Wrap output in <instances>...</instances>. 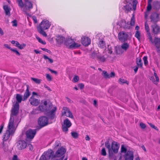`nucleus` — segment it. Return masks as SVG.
I'll return each instance as SVG.
<instances>
[{"label":"nucleus","mask_w":160,"mask_h":160,"mask_svg":"<svg viewBox=\"0 0 160 160\" xmlns=\"http://www.w3.org/2000/svg\"><path fill=\"white\" fill-rule=\"evenodd\" d=\"M140 125L141 128L142 129H144L146 127L145 125L142 122H141L140 124Z\"/></svg>","instance_id":"052dcab7"},{"label":"nucleus","mask_w":160,"mask_h":160,"mask_svg":"<svg viewBox=\"0 0 160 160\" xmlns=\"http://www.w3.org/2000/svg\"><path fill=\"white\" fill-rule=\"evenodd\" d=\"M128 38V34L123 31L120 32L118 34V38L122 42H124L126 41Z\"/></svg>","instance_id":"9b49d317"},{"label":"nucleus","mask_w":160,"mask_h":160,"mask_svg":"<svg viewBox=\"0 0 160 160\" xmlns=\"http://www.w3.org/2000/svg\"><path fill=\"white\" fill-rule=\"evenodd\" d=\"M30 103L32 105L37 106L40 103V100L32 96L29 99Z\"/></svg>","instance_id":"dca6fc26"},{"label":"nucleus","mask_w":160,"mask_h":160,"mask_svg":"<svg viewBox=\"0 0 160 160\" xmlns=\"http://www.w3.org/2000/svg\"><path fill=\"white\" fill-rule=\"evenodd\" d=\"M32 18L35 23H37V18L35 16H33L32 17Z\"/></svg>","instance_id":"338daca9"},{"label":"nucleus","mask_w":160,"mask_h":160,"mask_svg":"<svg viewBox=\"0 0 160 160\" xmlns=\"http://www.w3.org/2000/svg\"><path fill=\"white\" fill-rule=\"evenodd\" d=\"M43 58L45 60L48 59V61L50 63H52L53 62V60L52 59L48 58L46 55H44L43 56Z\"/></svg>","instance_id":"8fccbe9b"},{"label":"nucleus","mask_w":160,"mask_h":160,"mask_svg":"<svg viewBox=\"0 0 160 160\" xmlns=\"http://www.w3.org/2000/svg\"><path fill=\"white\" fill-rule=\"evenodd\" d=\"M17 2L18 3V6L22 8L24 7V4L22 2V0H17Z\"/></svg>","instance_id":"4c0bfd02"},{"label":"nucleus","mask_w":160,"mask_h":160,"mask_svg":"<svg viewBox=\"0 0 160 160\" xmlns=\"http://www.w3.org/2000/svg\"><path fill=\"white\" fill-rule=\"evenodd\" d=\"M152 43H154L156 47L159 49L160 48V38L157 37L154 38V41H153Z\"/></svg>","instance_id":"bb28decb"},{"label":"nucleus","mask_w":160,"mask_h":160,"mask_svg":"<svg viewBox=\"0 0 160 160\" xmlns=\"http://www.w3.org/2000/svg\"><path fill=\"white\" fill-rule=\"evenodd\" d=\"M136 63L138 67L141 68L142 65V62L141 59L140 58H137L136 61Z\"/></svg>","instance_id":"c9c22d12"},{"label":"nucleus","mask_w":160,"mask_h":160,"mask_svg":"<svg viewBox=\"0 0 160 160\" xmlns=\"http://www.w3.org/2000/svg\"><path fill=\"white\" fill-rule=\"evenodd\" d=\"M127 151V149L124 145H122L121 148V152H122L125 153Z\"/></svg>","instance_id":"3c124183"},{"label":"nucleus","mask_w":160,"mask_h":160,"mask_svg":"<svg viewBox=\"0 0 160 160\" xmlns=\"http://www.w3.org/2000/svg\"><path fill=\"white\" fill-rule=\"evenodd\" d=\"M130 24L131 26H134V25L135 20L134 16H133L131 18Z\"/></svg>","instance_id":"de8ad7c7"},{"label":"nucleus","mask_w":160,"mask_h":160,"mask_svg":"<svg viewBox=\"0 0 160 160\" xmlns=\"http://www.w3.org/2000/svg\"><path fill=\"white\" fill-rule=\"evenodd\" d=\"M124 52H126L129 47V44L124 42L121 46Z\"/></svg>","instance_id":"c85d7f7f"},{"label":"nucleus","mask_w":160,"mask_h":160,"mask_svg":"<svg viewBox=\"0 0 160 160\" xmlns=\"http://www.w3.org/2000/svg\"><path fill=\"white\" fill-rule=\"evenodd\" d=\"M56 40L57 42L60 43H64L65 40L64 37L60 36L57 37Z\"/></svg>","instance_id":"c756f323"},{"label":"nucleus","mask_w":160,"mask_h":160,"mask_svg":"<svg viewBox=\"0 0 160 160\" xmlns=\"http://www.w3.org/2000/svg\"><path fill=\"white\" fill-rule=\"evenodd\" d=\"M36 39L38 40V41L40 43L43 45H45L46 44V42L45 41H43L39 37H36Z\"/></svg>","instance_id":"c03bdc74"},{"label":"nucleus","mask_w":160,"mask_h":160,"mask_svg":"<svg viewBox=\"0 0 160 160\" xmlns=\"http://www.w3.org/2000/svg\"><path fill=\"white\" fill-rule=\"evenodd\" d=\"M148 58L147 56H144L143 58V60L144 62V63L145 65L146 66L148 65V62L147 60Z\"/></svg>","instance_id":"79ce46f5"},{"label":"nucleus","mask_w":160,"mask_h":160,"mask_svg":"<svg viewBox=\"0 0 160 160\" xmlns=\"http://www.w3.org/2000/svg\"><path fill=\"white\" fill-rule=\"evenodd\" d=\"M59 144H60L59 142L58 141H56L55 144L54 148H57L59 146Z\"/></svg>","instance_id":"e2e57ef3"},{"label":"nucleus","mask_w":160,"mask_h":160,"mask_svg":"<svg viewBox=\"0 0 160 160\" xmlns=\"http://www.w3.org/2000/svg\"><path fill=\"white\" fill-rule=\"evenodd\" d=\"M119 81L122 84L126 83L128 85V82L127 80L122 78H120Z\"/></svg>","instance_id":"37998d69"},{"label":"nucleus","mask_w":160,"mask_h":160,"mask_svg":"<svg viewBox=\"0 0 160 160\" xmlns=\"http://www.w3.org/2000/svg\"><path fill=\"white\" fill-rule=\"evenodd\" d=\"M152 30L154 34H158L160 32L159 27L156 24L151 26Z\"/></svg>","instance_id":"b1692460"},{"label":"nucleus","mask_w":160,"mask_h":160,"mask_svg":"<svg viewBox=\"0 0 160 160\" xmlns=\"http://www.w3.org/2000/svg\"><path fill=\"white\" fill-rule=\"evenodd\" d=\"M105 145L106 147L108 149V153L110 156H112L113 155L112 152L115 153L118 152L119 145L117 142L114 141L112 142L111 148L110 145L108 141L105 143Z\"/></svg>","instance_id":"20e7f679"},{"label":"nucleus","mask_w":160,"mask_h":160,"mask_svg":"<svg viewBox=\"0 0 160 160\" xmlns=\"http://www.w3.org/2000/svg\"><path fill=\"white\" fill-rule=\"evenodd\" d=\"M30 95V93L29 92L28 88L27 87V89L26 90V92L24 94L23 97V100L26 99L28 98L29 97Z\"/></svg>","instance_id":"473e14b6"},{"label":"nucleus","mask_w":160,"mask_h":160,"mask_svg":"<svg viewBox=\"0 0 160 160\" xmlns=\"http://www.w3.org/2000/svg\"><path fill=\"white\" fill-rule=\"evenodd\" d=\"M101 154L103 156H105L106 155V152L105 148H103L101 151Z\"/></svg>","instance_id":"13d9d810"},{"label":"nucleus","mask_w":160,"mask_h":160,"mask_svg":"<svg viewBox=\"0 0 160 160\" xmlns=\"http://www.w3.org/2000/svg\"><path fill=\"white\" fill-rule=\"evenodd\" d=\"M98 46L101 48H103L105 47V42L102 40L99 41L98 43Z\"/></svg>","instance_id":"72a5a7b5"},{"label":"nucleus","mask_w":160,"mask_h":160,"mask_svg":"<svg viewBox=\"0 0 160 160\" xmlns=\"http://www.w3.org/2000/svg\"><path fill=\"white\" fill-rule=\"evenodd\" d=\"M145 28L146 31L147 32V37L149 40V41L151 43H152L153 40L152 37L150 32V29L149 27L147 22H145Z\"/></svg>","instance_id":"2eb2a0df"},{"label":"nucleus","mask_w":160,"mask_h":160,"mask_svg":"<svg viewBox=\"0 0 160 160\" xmlns=\"http://www.w3.org/2000/svg\"><path fill=\"white\" fill-rule=\"evenodd\" d=\"M66 152L65 149L63 148H61L56 152L55 155V157H59L62 156Z\"/></svg>","instance_id":"5701e85b"},{"label":"nucleus","mask_w":160,"mask_h":160,"mask_svg":"<svg viewBox=\"0 0 160 160\" xmlns=\"http://www.w3.org/2000/svg\"><path fill=\"white\" fill-rule=\"evenodd\" d=\"M53 152L52 150H48L43 153L41 157L40 160H46V159H52L55 157V155H53Z\"/></svg>","instance_id":"0eeeda50"},{"label":"nucleus","mask_w":160,"mask_h":160,"mask_svg":"<svg viewBox=\"0 0 160 160\" xmlns=\"http://www.w3.org/2000/svg\"><path fill=\"white\" fill-rule=\"evenodd\" d=\"M91 56L93 58H97L98 60L102 62H104L107 60H109L111 58V56L107 55H104L102 56L100 55L99 53H97L95 52H93Z\"/></svg>","instance_id":"423d86ee"},{"label":"nucleus","mask_w":160,"mask_h":160,"mask_svg":"<svg viewBox=\"0 0 160 160\" xmlns=\"http://www.w3.org/2000/svg\"><path fill=\"white\" fill-rule=\"evenodd\" d=\"M151 22L153 23H156L159 20V15L157 13H153L150 16Z\"/></svg>","instance_id":"4be33fe9"},{"label":"nucleus","mask_w":160,"mask_h":160,"mask_svg":"<svg viewBox=\"0 0 160 160\" xmlns=\"http://www.w3.org/2000/svg\"><path fill=\"white\" fill-rule=\"evenodd\" d=\"M24 1L25 3L24 4V8L22 9V11L25 14H26L27 16H30V14L28 13L27 11H30V10L32 8V4L30 1H29L28 0H24Z\"/></svg>","instance_id":"6e6552de"},{"label":"nucleus","mask_w":160,"mask_h":160,"mask_svg":"<svg viewBox=\"0 0 160 160\" xmlns=\"http://www.w3.org/2000/svg\"><path fill=\"white\" fill-rule=\"evenodd\" d=\"M81 42L84 46H88L90 44L91 40L88 37H83L81 38Z\"/></svg>","instance_id":"f3484780"},{"label":"nucleus","mask_w":160,"mask_h":160,"mask_svg":"<svg viewBox=\"0 0 160 160\" xmlns=\"http://www.w3.org/2000/svg\"><path fill=\"white\" fill-rule=\"evenodd\" d=\"M48 69L51 72V73H53L56 75L57 74V71L52 70L50 68H48Z\"/></svg>","instance_id":"0e129e2a"},{"label":"nucleus","mask_w":160,"mask_h":160,"mask_svg":"<svg viewBox=\"0 0 160 160\" xmlns=\"http://www.w3.org/2000/svg\"><path fill=\"white\" fill-rule=\"evenodd\" d=\"M38 122L39 125L44 127L48 124V119L47 117L42 116L39 118Z\"/></svg>","instance_id":"f8f14e48"},{"label":"nucleus","mask_w":160,"mask_h":160,"mask_svg":"<svg viewBox=\"0 0 160 160\" xmlns=\"http://www.w3.org/2000/svg\"><path fill=\"white\" fill-rule=\"evenodd\" d=\"M138 67H138V66H135V67H134V68H133L134 70L135 73H136L137 72Z\"/></svg>","instance_id":"774afa93"},{"label":"nucleus","mask_w":160,"mask_h":160,"mask_svg":"<svg viewBox=\"0 0 160 160\" xmlns=\"http://www.w3.org/2000/svg\"><path fill=\"white\" fill-rule=\"evenodd\" d=\"M114 49L115 53L117 54H121L124 52L120 46L117 45L115 47Z\"/></svg>","instance_id":"a878e982"},{"label":"nucleus","mask_w":160,"mask_h":160,"mask_svg":"<svg viewBox=\"0 0 160 160\" xmlns=\"http://www.w3.org/2000/svg\"><path fill=\"white\" fill-rule=\"evenodd\" d=\"M106 51L108 54H112V49L111 46L108 45L106 49Z\"/></svg>","instance_id":"f704fd0d"},{"label":"nucleus","mask_w":160,"mask_h":160,"mask_svg":"<svg viewBox=\"0 0 160 160\" xmlns=\"http://www.w3.org/2000/svg\"><path fill=\"white\" fill-rule=\"evenodd\" d=\"M153 8L155 10H158L160 9V1H154L153 5Z\"/></svg>","instance_id":"cd10ccee"},{"label":"nucleus","mask_w":160,"mask_h":160,"mask_svg":"<svg viewBox=\"0 0 160 160\" xmlns=\"http://www.w3.org/2000/svg\"><path fill=\"white\" fill-rule=\"evenodd\" d=\"M52 104L51 103L46 100H42L39 107L37 108L41 111L47 112L48 117L52 119L54 118L56 108L54 107L52 109Z\"/></svg>","instance_id":"f03ea898"},{"label":"nucleus","mask_w":160,"mask_h":160,"mask_svg":"<svg viewBox=\"0 0 160 160\" xmlns=\"http://www.w3.org/2000/svg\"><path fill=\"white\" fill-rule=\"evenodd\" d=\"M25 134L26 137V140H31L34 137L36 134V131L35 129H30L26 131Z\"/></svg>","instance_id":"9d476101"},{"label":"nucleus","mask_w":160,"mask_h":160,"mask_svg":"<svg viewBox=\"0 0 160 160\" xmlns=\"http://www.w3.org/2000/svg\"><path fill=\"white\" fill-rule=\"evenodd\" d=\"M38 31L39 33L45 37L47 36V34L44 31L45 30L38 28Z\"/></svg>","instance_id":"e433bc0d"},{"label":"nucleus","mask_w":160,"mask_h":160,"mask_svg":"<svg viewBox=\"0 0 160 160\" xmlns=\"http://www.w3.org/2000/svg\"><path fill=\"white\" fill-rule=\"evenodd\" d=\"M140 35L141 33L140 32L138 31H136L135 36V37H136L139 41L140 40Z\"/></svg>","instance_id":"ea45409f"},{"label":"nucleus","mask_w":160,"mask_h":160,"mask_svg":"<svg viewBox=\"0 0 160 160\" xmlns=\"http://www.w3.org/2000/svg\"><path fill=\"white\" fill-rule=\"evenodd\" d=\"M123 28L126 29H129L130 28V25L129 23V22H127V23H125V25H122Z\"/></svg>","instance_id":"49530a36"},{"label":"nucleus","mask_w":160,"mask_h":160,"mask_svg":"<svg viewBox=\"0 0 160 160\" xmlns=\"http://www.w3.org/2000/svg\"><path fill=\"white\" fill-rule=\"evenodd\" d=\"M46 78L48 81H51L52 80V78L51 76L48 74H45Z\"/></svg>","instance_id":"09e8293b"},{"label":"nucleus","mask_w":160,"mask_h":160,"mask_svg":"<svg viewBox=\"0 0 160 160\" xmlns=\"http://www.w3.org/2000/svg\"><path fill=\"white\" fill-rule=\"evenodd\" d=\"M148 124L152 128H154L157 131L158 130V128L156 127H155L153 124L150 123H148Z\"/></svg>","instance_id":"6e6d98bb"},{"label":"nucleus","mask_w":160,"mask_h":160,"mask_svg":"<svg viewBox=\"0 0 160 160\" xmlns=\"http://www.w3.org/2000/svg\"><path fill=\"white\" fill-rule=\"evenodd\" d=\"M79 78L78 76H75L73 77L72 81L73 82H76L78 81Z\"/></svg>","instance_id":"a18cd8bd"},{"label":"nucleus","mask_w":160,"mask_h":160,"mask_svg":"<svg viewBox=\"0 0 160 160\" xmlns=\"http://www.w3.org/2000/svg\"><path fill=\"white\" fill-rule=\"evenodd\" d=\"M3 8L5 11L6 14L7 15L10 16V8L7 5H4Z\"/></svg>","instance_id":"2f4dec72"},{"label":"nucleus","mask_w":160,"mask_h":160,"mask_svg":"<svg viewBox=\"0 0 160 160\" xmlns=\"http://www.w3.org/2000/svg\"><path fill=\"white\" fill-rule=\"evenodd\" d=\"M151 2H148V5L147 7V10L148 11H150L152 8V6L151 4Z\"/></svg>","instance_id":"5fc2aeb1"},{"label":"nucleus","mask_w":160,"mask_h":160,"mask_svg":"<svg viewBox=\"0 0 160 160\" xmlns=\"http://www.w3.org/2000/svg\"><path fill=\"white\" fill-rule=\"evenodd\" d=\"M12 44L14 45V46L18 47L20 49H22L26 46V44L25 43H22L21 44H19L17 41L12 40L11 42Z\"/></svg>","instance_id":"aec40b11"},{"label":"nucleus","mask_w":160,"mask_h":160,"mask_svg":"<svg viewBox=\"0 0 160 160\" xmlns=\"http://www.w3.org/2000/svg\"><path fill=\"white\" fill-rule=\"evenodd\" d=\"M78 87L81 89H82L84 87V85L82 83H80L78 85Z\"/></svg>","instance_id":"69168bd1"},{"label":"nucleus","mask_w":160,"mask_h":160,"mask_svg":"<svg viewBox=\"0 0 160 160\" xmlns=\"http://www.w3.org/2000/svg\"><path fill=\"white\" fill-rule=\"evenodd\" d=\"M31 79L35 82L36 83L38 84H40L42 81L41 79L33 78H31Z\"/></svg>","instance_id":"58836bf2"},{"label":"nucleus","mask_w":160,"mask_h":160,"mask_svg":"<svg viewBox=\"0 0 160 160\" xmlns=\"http://www.w3.org/2000/svg\"><path fill=\"white\" fill-rule=\"evenodd\" d=\"M115 73L114 72H111L109 74H108V78H113L115 76Z\"/></svg>","instance_id":"4d7b16f0"},{"label":"nucleus","mask_w":160,"mask_h":160,"mask_svg":"<svg viewBox=\"0 0 160 160\" xmlns=\"http://www.w3.org/2000/svg\"><path fill=\"white\" fill-rule=\"evenodd\" d=\"M81 46L80 42H76L73 41L72 45H71V49L76 48H78Z\"/></svg>","instance_id":"7c9ffc66"},{"label":"nucleus","mask_w":160,"mask_h":160,"mask_svg":"<svg viewBox=\"0 0 160 160\" xmlns=\"http://www.w3.org/2000/svg\"><path fill=\"white\" fill-rule=\"evenodd\" d=\"M11 51L14 52L17 55L19 56L20 54L19 52L16 49L12 48Z\"/></svg>","instance_id":"864d4df0"},{"label":"nucleus","mask_w":160,"mask_h":160,"mask_svg":"<svg viewBox=\"0 0 160 160\" xmlns=\"http://www.w3.org/2000/svg\"><path fill=\"white\" fill-rule=\"evenodd\" d=\"M74 40L71 38H67L65 39L64 44L68 48L71 49L70 46L72 44Z\"/></svg>","instance_id":"393cba45"},{"label":"nucleus","mask_w":160,"mask_h":160,"mask_svg":"<svg viewBox=\"0 0 160 160\" xmlns=\"http://www.w3.org/2000/svg\"><path fill=\"white\" fill-rule=\"evenodd\" d=\"M150 79L154 84H157L159 81V78L156 73L154 72L153 75L150 78Z\"/></svg>","instance_id":"412c9836"},{"label":"nucleus","mask_w":160,"mask_h":160,"mask_svg":"<svg viewBox=\"0 0 160 160\" xmlns=\"http://www.w3.org/2000/svg\"><path fill=\"white\" fill-rule=\"evenodd\" d=\"M102 75L105 78H108V74L105 71H104L102 72Z\"/></svg>","instance_id":"603ef678"},{"label":"nucleus","mask_w":160,"mask_h":160,"mask_svg":"<svg viewBox=\"0 0 160 160\" xmlns=\"http://www.w3.org/2000/svg\"><path fill=\"white\" fill-rule=\"evenodd\" d=\"M62 114L67 117L73 118V117L69 109L67 107H63L62 109Z\"/></svg>","instance_id":"4468645a"},{"label":"nucleus","mask_w":160,"mask_h":160,"mask_svg":"<svg viewBox=\"0 0 160 160\" xmlns=\"http://www.w3.org/2000/svg\"><path fill=\"white\" fill-rule=\"evenodd\" d=\"M26 146L27 143L24 141L19 140L18 142L17 147L19 150H22L25 148Z\"/></svg>","instance_id":"a211bd4d"},{"label":"nucleus","mask_w":160,"mask_h":160,"mask_svg":"<svg viewBox=\"0 0 160 160\" xmlns=\"http://www.w3.org/2000/svg\"><path fill=\"white\" fill-rule=\"evenodd\" d=\"M51 25V23L48 20L44 19L40 23L37 28L46 30L48 29Z\"/></svg>","instance_id":"1a4fd4ad"},{"label":"nucleus","mask_w":160,"mask_h":160,"mask_svg":"<svg viewBox=\"0 0 160 160\" xmlns=\"http://www.w3.org/2000/svg\"><path fill=\"white\" fill-rule=\"evenodd\" d=\"M72 123L68 119H65L63 122V124L62 125V129L63 131L66 132L69 128L71 125Z\"/></svg>","instance_id":"ddd939ff"},{"label":"nucleus","mask_w":160,"mask_h":160,"mask_svg":"<svg viewBox=\"0 0 160 160\" xmlns=\"http://www.w3.org/2000/svg\"><path fill=\"white\" fill-rule=\"evenodd\" d=\"M71 134L72 136L75 138H77L78 136V133L75 132H71Z\"/></svg>","instance_id":"a19ab883"},{"label":"nucleus","mask_w":160,"mask_h":160,"mask_svg":"<svg viewBox=\"0 0 160 160\" xmlns=\"http://www.w3.org/2000/svg\"><path fill=\"white\" fill-rule=\"evenodd\" d=\"M16 99L17 102L13 104V108L12 110L11 116H13L16 118H18L16 115L18 113L19 108L18 103H20L22 100V97L21 95L17 94H16Z\"/></svg>","instance_id":"39448f33"},{"label":"nucleus","mask_w":160,"mask_h":160,"mask_svg":"<svg viewBox=\"0 0 160 160\" xmlns=\"http://www.w3.org/2000/svg\"><path fill=\"white\" fill-rule=\"evenodd\" d=\"M19 120L18 118L14 117L13 116H11L8 124V129L6 130L4 136L3 141L8 140L10 135H12L14 133L17 127Z\"/></svg>","instance_id":"f257e3e1"},{"label":"nucleus","mask_w":160,"mask_h":160,"mask_svg":"<svg viewBox=\"0 0 160 160\" xmlns=\"http://www.w3.org/2000/svg\"><path fill=\"white\" fill-rule=\"evenodd\" d=\"M12 26L14 27H16L17 25V21L16 20H14L12 22Z\"/></svg>","instance_id":"bf43d9fd"},{"label":"nucleus","mask_w":160,"mask_h":160,"mask_svg":"<svg viewBox=\"0 0 160 160\" xmlns=\"http://www.w3.org/2000/svg\"><path fill=\"white\" fill-rule=\"evenodd\" d=\"M137 3L136 0H126L122 3V8L125 12H128L132 10V4L133 10H135Z\"/></svg>","instance_id":"7ed1b4c3"},{"label":"nucleus","mask_w":160,"mask_h":160,"mask_svg":"<svg viewBox=\"0 0 160 160\" xmlns=\"http://www.w3.org/2000/svg\"><path fill=\"white\" fill-rule=\"evenodd\" d=\"M3 46L4 48H7L10 49V50H11L12 49V48H11L7 44H4Z\"/></svg>","instance_id":"680f3d73"},{"label":"nucleus","mask_w":160,"mask_h":160,"mask_svg":"<svg viewBox=\"0 0 160 160\" xmlns=\"http://www.w3.org/2000/svg\"><path fill=\"white\" fill-rule=\"evenodd\" d=\"M125 160H133V153L132 151H128L124 156Z\"/></svg>","instance_id":"6ab92c4d"}]
</instances>
